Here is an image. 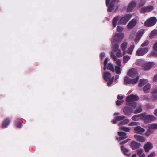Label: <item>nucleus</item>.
Instances as JSON below:
<instances>
[{"mask_svg": "<svg viewBox=\"0 0 157 157\" xmlns=\"http://www.w3.org/2000/svg\"><path fill=\"white\" fill-rule=\"evenodd\" d=\"M131 140L130 139L128 138L127 139L125 140H124L121 142L120 143V145H121L123 144H125L126 143H127L128 141L130 140Z\"/></svg>", "mask_w": 157, "mask_h": 157, "instance_id": "obj_49", "label": "nucleus"}, {"mask_svg": "<svg viewBox=\"0 0 157 157\" xmlns=\"http://www.w3.org/2000/svg\"><path fill=\"white\" fill-rule=\"evenodd\" d=\"M130 59V57L128 55H126L124 56L123 57V61L124 63H126L128 60H129Z\"/></svg>", "mask_w": 157, "mask_h": 157, "instance_id": "obj_34", "label": "nucleus"}, {"mask_svg": "<svg viewBox=\"0 0 157 157\" xmlns=\"http://www.w3.org/2000/svg\"><path fill=\"white\" fill-rule=\"evenodd\" d=\"M112 49L114 52H116L117 51L119 48V44L118 43H116L114 44L112 46Z\"/></svg>", "mask_w": 157, "mask_h": 157, "instance_id": "obj_32", "label": "nucleus"}, {"mask_svg": "<svg viewBox=\"0 0 157 157\" xmlns=\"http://www.w3.org/2000/svg\"><path fill=\"white\" fill-rule=\"evenodd\" d=\"M124 36V34L122 33L116 34L113 39L112 42H120L122 40Z\"/></svg>", "mask_w": 157, "mask_h": 157, "instance_id": "obj_6", "label": "nucleus"}, {"mask_svg": "<svg viewBox=\"0 0 157 157\" xmlns=\"http://www.w3.org/2000/svg\"><path fill=\"white\" fill-rule=\"evenodd\" d=\"M148 50L147 48H140L137 50L136 55L138 56H142L146 54Z\"/></svg>", "mask_w": 157, "mask_h": 157, "instance_id": "obj_8", "label": "nucleus"}, {"mask_svg": "<svg viewBox=\"0 0 157 157\" xmlns=\"http://www.w3.org/2000/svg\"><path fill=\"white\" fill-rule=\"evenodd\" d=\"M110 56L114 61H116L117 60V58L113 53L112 52Z\"/></svg>", "mask_w": 157, "mask_h": 157, "instance_id": "obj_47", "label": "nucleus"}, {"mask_svg": "<svg viewBox=\"0 0 157 157\" xmlns=\"http://www.w3.org/2000/svg\"><path fill=\"white\" fill-rule=\"evenodd\" d=\"M147 132H148V133H150V134H151L153 133L154 131L151 129L149 128V129L147 130Z\"/></svg>", "mask_w": 157, "mask_h": 157, "instance_id": "obj_60", "label": "nucleus"}, {"mask_svg": "<svg viewBox=\"0 0 157 157\" xmlns=\"http://www.w3.org/2000/svg\"><path fill=\"white\" fill-rule=\"evenodd\" d=\"M125 118V117L124 115L117 116L115 117V118L116 120L117 121L122 120Z\"/></svg>", "mask_w": 157, "mask_h": 157, "instance_id": "obj_33", "label": "nucleus"}, {"mask_svg": "<svg viewBox=\"0 0 157 157\" xmlns=\"http://www.w3.org/2000/svg\"><path fill=\"white\" fill-rule=\"evenodd\" d=\"M133 110L130 107L125 106L123 109V111L125 115H129L132 112Z\"/></svg>", "mask_w": 157, "mask_h": 157, "instance_id": "obj_14", "label": "nucleus"}, {"mask_svg": "<svg viewBox=\"0 0 157 157\" xmlns=\"http://www.w3.org/2000/svg\"><path fill=\"white\" fill-rule=\"evenodd\" d=\"M134 137L137 140L140 142H144L145 140L144 137L140 135H134Z\"/></svg>", "mask_w": 157, "mask_h": 157, "instance_id": "obj_19", "label": "nucleus"}, {"mask_svg": "<svg viewBox=\"0 0 157 157\" xmlns=\"http://www.w3.org/2000/svg\"><path fill=\"white\" fill-rule=\"evenodd\" d=\"M103 77L105 81H108L107 84V86H110L113 82L114 77H112L111 74L110 73L106 72L104 73Z\"/></svg>", "mask_w": 157, "mask_h": 157, "instance_id": "obj_2", "label": "nucleus"}, {"mask_svg": "<svg viewBox=\"0 0 157 157\" xmlns=\"http://www.w3.org/2000/svg\"><path fill=\"white\" fill-rule=\"evenodd\" d=\"M119 75H117L115 76V81H116L119 78Z\"/></svg>", "mask_w": 157, "mask_h": 157, "instance_id": "obj_63", "label": "nucleus"}, {"mask_svg": "<svg viewBox=\"0 0 157 157\" xmlns=\"http://www.w3.org/2000/svg\"><path fill=\"white\" fill-rule=\"evenodd\" d=\"M136 6V2L134 1L132 2L128 6L127 10L128 12H131Z\"/></svg>", "mask_w": 157, "mask_h": 157, "instance_id": "obj_18", "label": "nucleus"}, {"mask_svg": "<svg viewBox=\"0 0 157 157\" xmlns=\"http://www.w3.org/2000/svg\"><path fill=\"white\" fill-rule=\"evenodd\" d=\"M152 94H153L152 99L153 100H157V88L154 89L152 92Z\"/></svg>", "mask_w": 157, "mask_h": 157, "instance_id": "obj_22", "label": "nucleus"}, {"mask_svg": "<svg viewBox=\"0 0 157 157\" xmlns=\"http://www.w3.org/2000/svg\"><path fill=\"white\" fill-rule=\"evenodd\" d=\"M139 99V97L136 95L131 94L127 96L126 98V101L128 102H132L137 101Z\"/></svg>", "mask_w": 157, "mask_h": 157, "instance_id": "obj_7", "label": "nucleus"}, {"mask_svg": "<svg viewBox=\"0 0 157 157\" xmlns=\"http://www.w3.org/2000/svg\"><path fill=\"white\" fill-rule=\"evenodd\" d=\"M150 88L151 85L150 84H148L144 86L143 90L145 93H147L149 92Z\"/></svg>", "mask_w": 157, "mask_h": 157, "instance_id": "obj_26", "label": "nucleus"}, {"mask_svg": "<svg viewBox=\"0 0 157 157\" xmlns=\"http://www.w3.org/2000/svg\"><path fill=\"white\" fill-rule=\"evenodd\" d=\"M142 110V107L141 106H139L138 108V109L135 110L134 113L135 114L141 112Z\"/></svg>", "mask_w": 157, "mask_h": 157, "instance_id": "obj_40", "label": "nucleus"}, {"mask_svg": "<svg viewBox=\"0 0 157 157\" xmlns=\"http://www.w3.org/2000/svg\"><path fill=\"white\" fill-rule=\"evenodd\" d=\"M123 54H122L120 50H119L116 53V56L117 57H122Z\"/></svg>", "mask_w": 157, "mask_h": 157, "instance_id": "obj_45", "label": "nucleus"}, {"mask_svg": "<svg viewBox=\"0 0 157 157\" xmlns=\"http://www.w3.org/2000/svg\"><path fill=\"white\" fill-rule=\"evenodd\" d=\"M139 124V123L136 122H132L130 123L128 125L130 126H133L135 125H137Z\"/></svg>", "mask_w": 157, "mask_h": 157, "instance_id": "obj_46", "label": "nucleus"}, {"mask_svg": "<svg viewBox=\"0 0 157 157\" xmlns=\"http://www.w3.org/2000/svg\"><path fill=\"white\" fill-rule=\"evenodd\" d=\"M132 17L130 14H126L122 16L119 21L118 23L125 25L129 21Z\"/></svg>", "mask_w": 157, "mask_h": 157, "instance_id": "obj_4", "label": "nucleus"}, {"mask_svg": "<svg viewBox=\"0 0 157 157\" xmlns=\"http://www.w3.org/2000/svg\"><path fill=\"white\" fill-rule=\"evenodd\" d=\"M153 147L152 144L151 143L147 142L144 147L145 151L146 152H148L149 150L152 149Z\"/></svg>", "mask_w": 157, "mask_h": 157, "instance_id": "obj_15", "label": "nucleus"}, {"mask_svg": "<svg viewBox=\"0 0 157 157\" xmlns=\"http://www.w3.org/2000/svg\"><path fill=\"white\" fill-rule=\"evenodd\" d=\"M120 129L127 132H128L130 131V128L125 126H121L120 127Z\"/></svg>", "mask_w": 157, "mask_h": 157, "instance_id": "obj_37", "label": "nucleus"}, {"mask_svg": "<svg viewBox=\"0 0 157 157\" xmlns=\"http://www.w3.org/2000/svg\"><path fill=\"white\" fill-rule=\"evenodd\" d=\"M15 125L18 128H21L22 125V122L19 121L15 123Z\"/></svg>", "mask_w": 157, "mask_h": 157, "instance_id": "obj_44", "label": "nucleus"}, {"mask_svg": "<svg viewBox=\"0 0 157 157\" xmlns=\"http://www.w3.org/2000/svg\"><path fill=\"white\" fill-rule=\"evenodd\" d=\"M117 30L119 32H121L123 30V27L122 26H118L117 27Z\"/></svg>", "mask_w": 157, "mask_h": 157, "instance_id": "obj_50", "label": "nucleus"}, {"mask_svg": "<svg viewBox=\"0 0 157 157\" xmlns=\"http://www.w3.org/2000/svg\"><path fill=\"white\" fill-rule=\"evenodd\" d=\"M139 77L137 76L135 78L133 79H131V83L132 84L136 83L138 80Z\"/></svg>", "mask_w": 157, "mask_h": 157, "instance_id": "obj_38", "label": "nucleus"}, {"mask_svg": "<svg viewBox=\"0 0 157 157\" xmlns=\"http://www.w3.org/2000/svg\"><path fill=\"white\" fill-rule=\"evenodd\" d=\"M153 48L155 51H157V42L154 44Z\"/></svg>", "mask_w": 157, "mask_h": 157, "instance_id": "obj_56", "label": "nucleus"}, {"mask_svg": "<svg viewBox=\"0 0 157 157\" xmlns=\"http://www.w3.org/2000/svg\"><path fill=\"white\" fill-rule=\"evenodd\" d=\"M121 148L122 151L125 155L128 156H129L131 154L128 153L129 150L124 147L123 146H121Z\"/></svg>", "mask_w": 157, "mask_h": 157, "instance_id": "obj_23", "label": "nucleus"}, {"mask_svg": "<svg viewBox=\"0 0 157 157\" xmlns=\"http://www.w3.org/2000/svg\"><path fill=\"white\" fill-rule=\"evenodd\" d=\"M144 33V29H141L137 33V35L141 37Z\"/></svg>", "mask_w": 157, "mask_h": 157, "instance_id": "obj_42", "label": "nucleus"}, {"mask_svg": "<svg viewBox=\"0 0 157 157\" xmlns=\"http://www.w3.org/2000/svg\"><path fill=\"white\" fill-rule=\"evenodd\" d=\"M148 128L151 129H157V123H153L149 124L148 125Z\"/></svg>", "mask_w": 157, "mask_h": 157, "instance_id": "obj_27", "label": "nucleus"}, {"mask_svg": "<svg viewBox=\"0 0 157 157\" xmlns=\"http://www.w3.org/2000/svg\"><path fill=\"white\" fill-rule=\"evenodd\" d=\"M153 81L154 82H157V74L154 77Z\"/></svg>", "mask_w": 157, "mask_h": 157, "instance_id": "obj_61", "label": "nucleus"}, {"mask_svg": "<svg viewBox=\"0 0 157 157\" xmlns=\"http://www.w3.org/2000/svg\"><path fill=\"white\" fill-rule=\"evenodd\" d=\"M127 105L131 106L134 108H135L137 106L136 102H128L127 103Z\"/></svg>", "mask_w": 157, "mask_h": 157, "instance_id": "obj_41", "label": "nucleus"}, {"mask_svg": "<svg viewBox=\"0 0 157 157\" xmlns=\"http://www.w3.org/2000/svg\"><path fill=\"white\" fill-rule=\"evenodd\" d=\"M141 37L137 35L135 39V41L136 43L141 38Z\"/></svg>", "mask_w": 157, "mask_h": 157, "instance_id": "obj_52", "label": "nucleus"}, {"mask_svg": "<svg viewBox=\"0 0 157 157\" xmlns=\"http://www.w3.org/2000/svg\"><path fill=\"white\" fill-rule=\"evenodd\" d=\"M155 152H153L148 155V157H155Z\"/></svg>", "mask_w": 157, "mask_h": 157, "instance_id": "obj_54", "label": "nucleus"}, {"mask_svg": "<svg viewBox=\"0 0 157 157\" xmlns=\"http://www.w3.org/2000/svg\"><path fill=\"white\" fill-rule=\"evenodd\" d=\"M137 21L136 19H133L128 23L127 26L128 29H131L134 27L136 24Z\"/></svg>", "mask_w": 157, "mask_h": 157, "instance_id": "obj_16", "label": "nucleus"}, {"mask_svg": "<svg viewBox=\"0 0 157 157\" xmlns=\"http://www.w3.org/2000/svg\"><path fill=\"white\" fill-rule=\"evenodd\" d=\"M140 116H141V120L147 123L153 121L156 119V117L155 116L152 115H147L146 112L141 113Z\"/></svg>", "mask_w": 157, "mask_h": 157, "instance_id": "obj_1", "label": "nucleus"}, {"mask_svg": "<svg viewBox=\"0 0 157 157\" xmlns=\"http://www.w3.org/2000/svg\"><path fill=\"white\" fill-rule=\"evenodd\" d=\"M110 0H106V5L108 7L107 11L108 12H111L114 10V3H118L119 2V0L113 1L112 0L110 3Z\"/></svg>", "mask_w": 157, "mask_h": 157, "instance_id": "obj_3", "label": "nucleus"}, {"mask_svg": "<svg viewBox=\"0 0 157 157\" xmlns=\"http://www.w3.org/2000/svg\"><path fill=\"white\" fill-rule=\"evenodd\" d=\"M149 41L148 40H146L141 45L142 47H144L148 45L149 44Z\"/></svg>", "mask_w": 157, "mask_h": 157, "instance_id": "obj_48", "label": "nucleus"}, {"mask_svg": "<svg viewBox=\"0 0 157 157\" xmlns=\"http://www.w3.org/2000/svg\"><path fill=\"white\" fill-rule=\"evenodd\" d=\"M157 35V30H153L151 33L150 34V37H153Z\"/></svg>", "mask_w": 157, "mask_h": 157, "instance_id": "obj_43", "label": "nucleus"}, {"mask_svg": "<svg viewBox=\"0 0 157 157\" xmlns=\"http://www.w3.org/2000/svg\"><path fill=\"white\" fill-rule=\"evenodd\" d=\"M10 122V120L9 118H6L4 120L2 123V127L3 128L6 127L9 124Z\"/></svg>", "mask_w": 157, "mask_h": 157, "instance_id": "obj_21", "label": "nucleus"}, {"mask_svg": "<svg viewBox=\"0 0 157 157\" xmlns=\"http://www.w3.org/2000/svg\"><path fill=\"white\" fill-rule=\"evenodd\" d=\"M145 2L146 0H140L138 4V6L139 7H142L145 4Z\"/></svg>", "mask_w": 157, "mask_h": 157, "instance_id": "obj_39", "label": "nucleus"}, {"mask_svg": "<svg viewBox=\"0 0 157 157\" xmlns=\"http://www.w3.org/2000/svg\"><path fill=\"white\" fill-rule=\"evenodd\" d=\"M128 43L127 42L124 41L122 43L121 47L122 50L123 52V55H124L126 53V49L127 47Z\"/></svg>", "mask_w": 157, "mask_h": 157, "instance_id": "obj_20", "label": "nucleus"}, {"mask_svg": "<svg viewBox=\"0 0 157 157\" xmlns=\"http://www.w3.org/2000/svg\"><path fill=\"white\" fill-rule=\"evenodd\" d=\"M157 19L156 17H153L147 20L144 23L145 25L148 26H153L156 22Z\"/></svg>", "mask_w": 157, "mask_h": 157, "instance_id": "obj_5", "label": "nucleus"}, {"mask_svg": "<svg viewBox=\"0 0 157 157\" xmlns=\"http://www.w3.org/2000/svg\"><path fill=\"white\" fill-rule=\"evenodd\" d=\"M109 60V59L108 58H106L105 59L104 61V65H107L108 64L107 63L108 62V61Z\"/></svg>", "mask_w": 157, "mask_h": 157, "instance_id": "obj_58", "label": "nucleus"}, {"mask_svg": "<svg viewBox=\"0 0 157 157\" xmlns=\"http://www.w3.org/2000/svg\"><path fill=\"white\" fill-rule=\"evenodd\" d=\"M141 115V114L138 115H135L132 117V119L133 120L135 121H138L139 119H141V116H140Z\"/></svg>", "mask_w": 157, "mask_h": 157, "instance_id": "obj_30", "label": "nucleus"}, {"mask_svg": "<svg viewBox=\"0 0 157 157\" xmlns=\"http://www.w3.org/2000/svg\"><path fill=\"white\" fill-rule=\"evenodd\" d=\"M154 114L155 115L157 116V109L154 111Z\"/></svg>", "mask_w": 157, "mask_h": 157, "instance_id": "obj_64", "label": "nucleus"}, {"mask_svg": "<svg viewBox=\"0 0 157 157\" xmlns=\"http://www.w3.org/2000/svg\"><path fill=\"white\" fill-rule=\"evenodd\" d=\"M117 98L119 100H121L124 98V97L123 96H120V95H118L117 96Z\"/></svg>", "mask_w": 157, "mask_h": 157, "instance_id": "obj_59", "label": "nucleus"}, {"mask_svg": "<svg viewBox=\"0 0 157 157\" xmlns=\"http://www.w3.org/2000/svg\"><path fill=\"white\" fill-rule=\"evenodd\" d=\"M117 120L115 119V120H113L112 121V123L113 124H115L117 123Z\"/></svg>", "mask_w": 157, "mask_h": 157, "instance_id": "obj_62", "label": "nucleus"}, {"mask_svg": "<svg viewBox=\"0 0 157 157\" xmlns=\"http://www.w3.org/2000/svg\"><path fill=\"white\" fill-rule=\"evenodd\" d=\"M134 130L135 133L141 134L142 133L144 132L145 129L140 126H138L134 128Z\"/></svg>", "mask_w": 157, "mask_h": 157, "instance_id": "obj_17", "label": "nucleus"}, {"mask_svg": "<svg viewBox=\"0 0 157 157\" xmlns=\"http://www.w3.org/2000/svg\"><path fill=\"white\" fill-rule=\"evenodd\" d=\"M154 9L153 6H144L142 7L140 10L141 13H143L146 12H149L152 11Z\"/></svg>", "mask_w": 157, "mask_h": 157, "instance_id": "obj_9", "label": "nucleus"}, {"mask_svg": "<svg viewBox=\"0 0 157 157\" xmlns=\"http://www.w3.org/2000/svg\"><path fill=\"white\" fill-rule=\"evenodd\" d=\"M120 67L117 66H116L115 67V71L117 74H120L121 73V69Z\"/></svg>", "mask_w": 157, "mask_h": 157, "instance_id": "obj_35", "label": "nucleus"}, {"mask_svg": "<svg viewBox=\"0 0 157 157\" xmlns=\"http://www.w3.org/2000/svg\"><path fill=\"white\" fill-rule=\"evenodd\" d=\"M124 101L123 100H121V101H119L117 100L116 102V104L117 105H120L121 104H122Z\"/></svg>", "mask_w": 157, "mask_h": 157, "instance_id": "obj_51", "label": "nucleus"}, {"mask_svg": "<svg viewBox=\"0 0 157 157\" xmlns=\"http://www.w3.org/2000/svg\"><path fill=\"white\" fill-rule=\"evenodd\" d=\"M155 65L153 62L146 63L144 65V68L145 70H148L150 69Z\"/></svg>", "mask_w": 157, "mask_h": 157, "instance_id": "obj_13", "label": "nucleus"}, {"mask_svg": "<svg viewBox=\"0 0 157 157\" xmlns=\"http://www.w3.org/2000/svg\"><path fill=\"white\" fill-rule=\"evenodd\" d=\"M116 64L117 65V66L120 67L121 66V61L120 59H118L116 61Z\"/></svg>", "mask_w": 157, "mask_h": 157, "instance_id": "obj_53", "label": "nucleus"}, {"mask_svg": "<svg viewBox=\"0 0 157 157\" xmlns=\"http://www.w3.org/2000/svg\"><path fill=\"white\" fill-rule=\"evenodd\" d=\"M118 134L120 136L119 137H117V140L119 141H120L127 137V133L126 132L121 131L118 132Z\"/></svg>", "mask_w": 157, "mask_h": 157, "instance_id": "obj_10", "label": "nucleus"}, {"mask_svg": "<svg viewBox=\"0 0 157 157\" xmlns=\"http://www.w3.org/2000/svg\"><path fill=\"white\" fill-rule=\"evenodd\" d=\"M141 145L140 143L133 141L131 143L130 147L133 150H134L139 148Z\"/></svg>", "mask_w": 157, "mask_h": 157, "instance_id": "obj_11", "label": "nucleus"}, {"mask_svg": "<svg viewBox=\"0 0 157 157\" xmlns=\"http://www.w3.org/2000/svg\"><path fill=\"white\" fill-rule=\"evenodd\" d=\"M105 56V54L104 53L102 52L101 53L100 55V57L101 59L102 60L103 59V58Z\"/></svg>", "mask_w": 157, "mask_h": 157, "instance_id": "obj_57", "label": "nucleus"}, {"mask_svg": "<svg viewBox=\"0 0 157 157\" xmlns=\"http://www.w3.org/2000/svg\"><path fill=\"white\" fill-rule=\"evenodd\" d=\"M135 45L134 44L131 45L126 51V53L129 54H131L132 53V51L134 48Z\"/></svg>", "mask_w": 157, "mask_h": 157, "instance_id": "obj_28", "label": "nucleus"}, {"mask_svg": "<svg viewBox=\"0 0 157 157\" xmlns=\"http://www.w3.org/2000/svg\"><path fill=\"white\" fill-rule=\"evenodd\" d=\"M143 151L142 149H140L139 150H138L137 151V155H140L143 152Z\"/></svg>", "mask_w": 157, "mask_h": 157, "instance_id": "obj_55", "label": "nucleus"}, {"mask_svg": "<svg viewBox=\"0 0 157 157\" xmlns=\"http://www.w3.org/2000/svg\"><path fill=\"white\" fill-rule=\"evenodd\" d=\"M129 122V120L128 119H125L123 120L119 124V125H125L128 124Z\"/></svg>", "mask_w": 157, "mask_h": 157, "instance_id": "obj_36", "label": "nucleus"}, {"mask_svg": "<svg viewBox=\"0 0 157 157\" xmlns=\"http://www.w3.org/2000/svg\"><path fill=\"white\" fill-rule=\"evenodd\" d=\"M119 17L118 16H117L113 19L112 23L113 27H115L116 26L117 22L119 19Z\"/></svg>", "mask_w": 157, "mask_h": 157, "instance_id": "obj_24", "label": "nucleus"}, {"mask_svg": "<svg viewBox=\"0 0 157 157\" xmlns=\"http://www.w3.org/2000/svg\"><path fill=\"white\" fill-rule=\"evenodd\" d=\"M147 79L144 78H142L140 80L139 83L138 84V86L139 87H142L147 82Z\"/></svg>", "mask_w": 157, "mask_h": 157, "instance_id": "obj_25", "label": "nucleus"}, {"mask_svg": "<svg viewBox=\"0 0 157 157\" xmlns=\"http://www.w3.org/2000/svg\"><path fill=\"white\" fill-rule=\"evenodd\" d=\"M107 69L111 70L113 72H115V70L113 66L111 63H109L107 65Z\"/></svg>", "mask_w": 157, "mask_h": 157, "instance_id": "obj_29", "label": "nucleus"}, {"mask_svg": "<svg viewBox=\"0 0 157 157\" xmlns=\"http://www.w3.org/2000/svg\"><path fill=\"white\" fill-rule=\"evenodd\" d=\"M128 75L130 77L134 78L137 75V73L135 69L132 68L129 70Z\"/></svg>", "mask_w": 157, "mask_h": 157, "instance_id": "obj_12", "label": "nucleus"}, {"mask_svg": "<svg viewBox=\"0 0 157 157\" xmlns=\"http://www.w3.org/2000/svg\"><path fill=\"white\" fill-rule=\"evenodd\" d=\"M131 79L128 76H125L124 79V84H129L131 83Z\"/></svg>", "mask_w": 157, "mask_h": 157, "instance_id": "obj_31", "label": "nucleus"}]
</instances>
